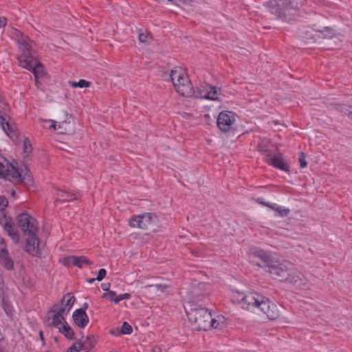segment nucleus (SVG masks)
<instances>
[{
    "label": "nucleus",
    "instance_id": "obj_1",
    "mask_svg": "<svg viewBox=\"0 0 352 352\" xmlns=\"http://www.w3.org/2000/svg\"><path fill=\"white\" fill-rule=\"evenodd\" d=\"M17 227L23 235L27 236L25 251L35 256L38 251L39 239L38 236V223L35 218L27 212H22L16 216Z\"/></svg>",
    "mask_w": 352,
    "mask_h": 352
},
{
    "label": "nucleus",
    "instance_id": "obj_2",
    "mask_svg": "<svg viewBox=\"0 0 352 352\" xmlns=\"http://www.w3.org/2000/svg\"><path fill=\"white\" fill-rule=\"evenodd\" d=\"M306 3L307 0H270L267 6L272 14L289 21L299 15L300 8Z\"/></svg>",
    "mask_w": 352,
    "mask_h": 352
},
{
    "label": "nucleus",
    "instance_id": "obj_3",
    "mask_svg": "<svg viewBox=\"0 0 352 352\" xmlns=\"http://www.w3.org/2000/svg\"><path fill=\"white\" fill-rule=\"evenodd\" d=\"M187 317L195 331H208L212 321L211 312L206 307L201 305H191L189 311H186Z\"/></svg>",
    "mask_w": 352,
    "mask_h": 352
},
{
    "label": "nucleus",
    "instance_id": "obj_4",
    "mask_svg": "<svg viewBox=\"0 0 352 352\" xmlns=\"http://www.w3.org/2000/svg\"><path fill=\"white\" fill-rule=\"evenodd\" d=\"M170 80L178 94L184 97L192 96L195 90L188 76L182 67H175L170 74Z\"/></svg>",
    "mask_w": 352,
    "mask_h": 352
},
{
    "label": "nucleus",
    "instance_id": "obj_5",
    "mask_svg": "<svg viewBox=\"0 0 352 352\" xmlns=\"http://www.w3.org/2000/svg\"><path fill=\"white\" fill-rule=\"evenodd\" d=\"M12 36L18 45L19 54L17 58L19 63L30 59L32 56V43L33 41L20 30L14 28L11 31Z\"/></svg>",
    "mask_w": 352,
    "mask_h": 352
},
{
    "label": "nucleus",
    "instance_id": "obj_6",
    "mask_svg": "<svg viewBox=\"0 0 352 352\" xmlns=\"http://www.w3.org/2000/svg\"><path fill=\"white\" fill-rule=\"evenodd\" d=\"M259 297L255 303V309H260L270 320H276L280 316V307L268 298L259 294Z\"/></svg>",
    "mask_w": 352,
    "mask_h": 352
},
{
    "label": "nucleus",
    "instance_id": "obj_7",
    "mask_svg": "<svg viewBox=\"0 0 352 352\" xmlns=\"http://www.w3.org/2000/svg\"><path fill=\"white\" fill-rule=\"evenodd\" d=\"M157 221L158 218L155 213L144 212L132 216L129 219V225L131 228L147 230L151 226L155 225Z\"/></svg>",
    "mask_w": 352,
    "mask_h": 352
},
{
    "label": "nucleus",
    "instance_id": "obj_8",
    "mask_svg": "<svg viewBox=\"0 0 352 352\" xmlns=\"http://www.w3.org/2000/svg\"><path fill=\"white\" fill-rule=\"evenodd\" d=\"M289 263L286 261L279 262L274 261L270 267L267 269L271 277L280 282H285L289 275Z\"/></svg>",
    "mask_w": 352,
    "mask_h": 352
},
{
    "label": "nucleus",
    "instance_id": "obj_9",
    "mask_svg": "<svg viewBox=\"0 0 352 352\" xmlns=\"http://www.w3.org/2000/svg\"><path fill=\"white\" fill-rule=\"evenodd\" d=\"M258 298H260L258 293L252 292L244 294L236 292L233 294L232 300L234 302L240 304L243 309L253 311L255 309V303Z\"/></svg>",
    "mask_w": 352,
    "mask_h": 352
},
{
    "label": "nucleus",
    "instance_id": "obj_10",
    "mask_svg": "<svg viewBox=\"0 0 352 352\" xmlns=\"http://www.w3.org/2000/svg\"><path fill=\"white\" fill-rule=\"evenodd\" d=\"M0 225L3 228L5 232L11 238L15 244L19 243L20 235L11 217L6 215L1 217L0 218Z\"/></svg>",
    "mask_w": 352,
    "mask_h": 352
},
{
    "label": "nucleus",
    "instance_id": "obj_11",
    "mask_svg": "<svg viewBox=\"0 0 352 352\" xmlns=\"http://www.w3.org/2000/svg\"><path fill=\"white\" fill-rule=\"evenodd\" d=\"M59 305H54L52 308L47 312L46 321L49 327H54L58 329L65 323V314L58 309Z\"/></svg>",
    "mask_w": 352,
    "mask_h": 352
},
{
    "label": "nucleus",
    "instance_id": "obj_12",
    "mask_svg": "<svg viewBox=\"0 0 352 352\" xmlns=\"http://www.w3.org/2000/svg\"><path fill=\"white\" fill-rule=\"evenodd\" d=\"M253 257L258 258L259 261L252 260L250 262L255 265H257L261 268H263L266 272L267 269L270 267V265L274 261L272 254L263 250H258L253 253Z\"/></svg>",
    "mask_w": 352,
    "mask_h": 352
},
{
    "label": "nucleus",
    "instance_id": "obj_13",
    "mask_svg": "<svg viewBox=\"0 0 352 352\" xmlns=\"http://www.w3.org/2000/svg\"><path fill=\"white\" fill-rule=\"evenodd\" d=\"M20 65L30 71L32 72L35 81H37V78L40 76H43L45 74L44 67L41 63H40L36 59H35L33 56L30 57V59L22 61L20 63Z\"/></svg>",
    "mask_w": 352,
    "mask_h": 352
},
{
    "label": "nucleus",
    "instance_id": "obj_14",
    "mask_svg": "<svg viewBox=\"0 0 352 352\" xmlns=\"http://www.w3.org/2000/svg\"><path fill=\"white\" fill-rule=\"evenodd\" d=\"M235 122L234 114L232 112L222 111L219 114L217 125L222 132L231 129V126Z\"/></svg>",
    "mask_w": 352,
    "mask_h": 352
},
{
    "label": "nucleus",
    "instance_id": "obj_15",
    "mask_svg": "<svg viewBox=\"0 0 352 352\" xmlns=\"http://www.w3.org/2000/svg\"><path fill=\"white\" fill-rule=\"evenodd\" d=\"M264 161L270 166H274L276 168L285 171L287 173L290 172V167L288 163L284 161L283 159V155L278 152L275 155H271L268 158H265Z\"/></svg>",
    "mask_w": 352,
    "mask_h": 352
},
{
    "label": "nucleus",
    "instance_id": "obj_16",
    "mask_svg": "<svg viewBox=\"0 0 352 352\" xmlns=\"http://www.w3.org/2000/svg\"><path fill=\"white\" fill-rule=\"evenodd\" d=\"M258 150L268 158L278 152V147L270 140L263 139L258 144Z\"/></svg>",
    "mask_w": 352,
    "mask_h": 352
},
{
    "label": "nucleus",
    "instance_id": "obj_17",
    "mask_svg": "<svg viewBox=\"0 0 352 352\" xmlns=\"http://www.w3.org/2000/svg\"><path fill=\"white\" fill-rule=\"evenodd\" d=\"M285 282L292 283L298 287H304L307 285V279L303 274L292 268L289 270V275Z\"/></svg>",
    "mask_w": 352,
    "mask_h": 352
},
{
    "label": "nucleus",
    "instance_id": "obj_18",
    "mask_svg": "<svg viewBox=\"0 0 352 352\" xmlns=\"http://www.w3.org/2000/svg\"><path fill=\"white\" fill-rule=\"evenodd\" d=\"M76 301V298L72 293L65 294L60 303H56V305H58L59 307L58 309L63 312L65 315H67L72 308L74 302Z\"/></svg>",
    "mask_w": 352,
    "mask_h": 352
},
{
    "label": "nucleus",
    "instance_id": "obj_19",
    "mask_svg": "<svg viewBox=\"0 0 352 352\" xmlns=\"http://www.w3.org/2000/svg\"><path fill=\"white\" fill-rule=\"evenodd\" d=\"M72 319L74 324L80 329H84L89 322L87 313L79 310H75L74 311Z\"/></svg>",
    "mask_w": 352,
    "mask_h": 352
},
{
    "label": "nucleus",
    "instance_id": "obj_20",
    "mask_svg": "<svg viewBox=\"0 0 352 352\" xmlns=\"http://www.w3.org/2000/svg\"><path fill=\"white\" fill-rule=\"evenodd\" d=\"M0 263L8 270H12L14 269V261L10 256L8 250H1Z\"/></svg>",
    "mask_w": 352,
    "mask_h": 352
},
{
    "label": "nucleus",
    "instance_id": "obj_21",
    "mask_svg": "<svg viewBox=\"0 0 352 352\" xmlns=\"http://www.w3.org/2000/svg\"><path fill=\"white\" fill-rule=\"evenodd\" d=\"M70 124V121H63L62 122H58V125L57 124V122L49 120H45L43 121V126L46 129L49 130H57V129H64L67 130V128L66 127L67 125Z\"/></svg>",
    "mask_w": 352,
    "mask_h": 352
},
{
    "label": "nucleus",
    "instance_id": "obj_22",
    "mask_svg": "<svg viewBox=\"0 0 352 352\" xmlns=\"http://www.w3.org/2000/svg\"><path fill=\"white\" fill-rule=\"evenodd\" d=\"M10 166H11V164L8 160L0 155V178H10Z\"/></svg>",
    "mask_w": 352,
    "mask_h": 352
},
{
    "label": "nucleus",
    "instance_id": "obj_23",
    "mask_svg": "<svg viewBox=\"0 0 352 352\" xmlns=\"http://www.w3.org/2000/svg\"><path fill=\"white\" fill-rule=\"evenodd\" d=\"M58 331L64 335V336L69 340H76L74 331L73 329L69 325L67 322H65L63 326L58 327Z\"/></svg>",
    "mask_w": 352,
    "mask_h": 352
},
{
    "label": "nucleus",
    "instance_id": "obj_24",
    "mask_svg": "<svg viewBox=\"0 0 352 352\" xmlns=\"http://www.w3.org/2000/svg\"><path fill=\"white\" fill-rule=\"evenodd\" d=\"M57 195L60 198L56 199L55 203H64L76 199V197L74 194L63 190H59Z\"/></svg>",
    "mask_w": 352,
    "mask_h": 352
},
{
    "label": "nucleus",
    "instance_id": "obj_25",
    "mask_svg": "<svg viewBox=\"0 0 352 352\" xmlns=\"http://www.w3.org/2000/svg\"><path fill=\"white\" fill-rule=\"evenodd\" d=\"M226 327V323L224 320V317L222 316H218V319L212 318L210 322V329L212 327L214 329H221Z\"/></svg>",
    "mask_w": 352,
    "mask_h": 352
},
{
    "label": "nucleus",
    "instance_id": "obj_26",
    "mask_svg": "<svg viewBox=\"0 0 352 352\" xmlns=\"http://www.w3.org/2000/svg\"><path fill=\"white\" fill-rule=\"evenodd\" d=\"M83 344V350L88 351L91 350L95 347L96 344V340L94 336H87L85 340L82 342Z\"/></svg>",
    "mask_w": 352,
    "mask_h": 352
},
{
    "label": "nucleus",
    "instance_id": "obj_27",
    "mask_svg": "<svg viewBox=\"0 0 352 352\" xmlns=\"http://www.w3.org/2000/svg\"><path fill=\"white\" fill-rule=\"evenodd\" d=\"M74 262L75 263L74 266L78 267L79 268H82L84 264L87 265H91L93 264V262L91 260L88 259L85 256H76Z\"/></svg>",
    "mask_w": 352,
    "mask_h": 352
},
{
    "label": "nucleus",
    "instance_id": "obj_28",
    "mask_svg": "<svg viewBox=\"0 0 352 352\" xmlns=\"http://www.w3.org/2000/svg\"><path fill=\"white\" fill-rule=\"evenodd\" d=\"M219 91L216 87L209 85L208 86L207 99L211 100H218Z\"/></svg>",
    "mask_w": 352,
    "mask_h": 352
},
{
    "label": "nucleus",
    "instance_id": "obj_29",
    "mask_svg": "<svg viewBox=\"0 0 352 352\" xmlns=\"http://www.w3.org/2000/svg\"><path fill=\"white\" fill-rule=\"evenodd\" d=\"M334 109L337 111L343 113L345 115H348L352 119V111L351 107L345 104H336Z\"/></svg>",
    "mask_w": 352,
    "mask_h": 352
},
{
    "label": "nucleus",
    "instance_id": "obj_30",
    "mask_svg": "<svg viewBox=\"0 0 352 352\" xmlns=\"http://www.w3.org/2000/svg\"><path fill=\"white\" fill-rule=\"evenodd\" d=\"M69 84L72 87H89L91 85V82L84 79H80L78 82L69 81Z\"/></svg>",
    "mask_w": 352,
    "mask_h": 352
},
{
    "label": "nucleus",
    "instance_id": "obj_31",
    "mask_svg": "<svg viewBox=\"0 0 352 352\" xmlns=\"http://www.w3.org/2000/svg\"><path fill=\"white\" fill-rule=\"evenodd\" d=\"M209 85H206L204 86H202L201 88H199L196 91H195L194 94L195 95V97L207 99V92H208V86Z\"/></svg>",
    "mask_w": 352,
    "mask_h": 352
},
{
    "label": "nucleus",
    "instance_id": "obj_32",
    "mask_svg": "<svg viewBox=\"0 0 352 352\" xmlns=\"http://www.w3.org/2000/svg\"><path fill=\"white\" fill-rule=\"evenodd\" d=\"M33 150L32 143L28 138H25L23 140V153L28 156Z\"/></svg>",
    "mask_w": 352,
    "mask_h": 352
},
{
    "label": "nucleus",
    "instance_id": "obj_33",
    "mask_svg": "<svg viewBox=\"0 0 352 352\" xmlns=\"http://www.w3.org/2000/svg\"><path fill=\"white\" fill-rule=\"evenodd\" d=\"M12 168V171H10V178L8 179L10 181H20L21 174L17 168H15L12 164L10 166Z\"/></svg>",
    "mask_w": 352,
    "mask_h": 352
},
{
    "label": "nucleus",
    "instance_id": "obj_34",
    "mask_svg": "<svg viewBox=\"0 0 352 352\" xmlns=\"http://www.w3.org/2000/svg\"><path fill=\"white\" fill-rule=\"evenodd\" d=\"M83 348L82 340L81 339L78 340L74 343L68 349L69 352H78Z\"/></svg>",
    "mask_w": 352,
    "mask_h": 352
},
{
    "label": "nucleus",
    "instance_id": "obj_35",
    "mask_svg": "<svg viewBox=\"0 0 352 352\" xmlns=\"http://www.w3.org/2000/svg\"><path fill=\"white\" fill-rule=\"evenodd\" d=\"M146 287L152 288L156 292H159L160 293H163L167 289L168 287L165 284H155L147 285Z\"/></svg>",
    "mask_w": 352,
    "mask_h": 352
},
{
    "label": "nucleus",
    "instance_id": "obj_36",
    "mask_svg": "<svg viewBox=\"0 0 352 352\" xmlns=\"http://www.w3.org/2000/svg\"><path fill=\"white\" fill-rule=\"evenodd\" d=\"M132 332H133L132 327L127 322H124L120 328V333L124 334V335H129Z\"/></svg>",
    "mask_w": 352,
    "mask_h": 352
},
{
    "label": "nucleus",
    "instance_id": "obj_37",
    "mask_svg": "<svg viewBox=\"0 0 352 352\" xmlns=\"http://www.w3.org/2000/svg\"><path fill=\"white\" fill-rule=\"evenodd\" d=\"M192 300L195 302V301L199 302V300H202L204 297V294H200L199 293V288H197V287L193 288V289L192 291Z\"/></svg>",
    "mask_w": 352,
    "mask_h": 352
},
{
    "label": "nucleus",
    "instance_id": "obj_38",
    "mask_svg": "<svg viewBox=\"0 0 352 352\" xmlns=\"http://www.w3.org/2000/svg\"><path fill=\"white\" fill-rule=\"evenodd\" d=\"M275 211L278 214V216L280 217H287L290 213L289 209L283 208L280 206H277L275 209Z\"/></svg>",
    "mask_w": 352,
    "mask_h": 352
},
{
    "label": "nucleus",
    "instance_id": "obj_39",
    "mask_svg": "<svg viewBox=\"0 0 352 352\" xmlns=\"http://www.w3.org/2000/svg\"><path fill=\"white\" fill-rule=\"evenodd\" d=\"M20 182L24 184L25 185H32L33 184V178L31 175H24L21 177Z\"/></svg>",
    "mask_w": 352,
    "mask_h": 352
},
{
    "label": "nucleus",
    "instance_id": "obj_40",
    "mask_svg": "<svg viewBox=\"0 0 352 352\" xmlns=\"http://www.w3.org/2000/svg\"><path fill=\"white\" fill-rule=\"evenodd\" d=\"M298 161L300 162V168H305L307 166V162L306 161V155L304 152H300L299 154Z\"/></svg>",
    "mask_w": 352,
    "mask_h": 352
},
{
    "label": "nucleus",
    "instance_id": "obj_41",
    "mask_svg": "<svg viewBox=\"0 0 352 352\" xmlns=\"http://www.w3.org/2000/svg\"><path fill=\"white\" fill-rule=\"evenodd\" d=\"M76 257V256H69L65 257L64 262H63L64 265L66 266H70V265L74 266L75 263L74 262V261L75 260Z\"/></svg>",
    "mask_w": 352,
    "mask_h": 352
},
{
    "label": "nucleus",
    "instance_id": "obj_42",
    "mask_svg": "<svg viewBox=\"0 0 352 352\" xmlns=\"http://www.w3.org/2000/svg\"><path fill=\"white\" fill-rule=\"evenodd\" d=\"M148 38H150V34L146 31L140 32L138 36V39L140 43H146Z\"/></svg>",
    "mask_w": 352,
    "mask_h": 352
},
{
    "label": "nucleus",
    "instance_id": "obj_43",
    "mask_svg": "<svg viewBox=\"0 0 352 352\" xmlns=\"http://www.w3.org/2000/svg\"><path fill=\"white\" fill-rule=\"evenodd\" d=\"M117 296H116V292L110 290V291H109L108 293L104 294L102 297V298H107L110 301L114 302V300L116 299V297H117Z\"/></svg>",
    "mask_w": 352,
    "mask_h": 352
},
{
    "label": "nucleus",
    "instance_id": "obj_44",
    "mask_svg": "<svg viewBox=\"0 0 352 352\" xmlns=\"http://www.w3.org/2000/svg\"><path fill=\"white\" fill-rule=\"evenodd\" d=\"M131 298V294L128 293L122 294L118 295L117 297H116V299L114 300V302L116 304L118 303L120 301L124 300V299H129Z\"/></svg>",
    "mask_w": 352,
    "mask_h": 352
},
{
    "label": "nucleus",
    "instance_id": "obj_45",
    "mask_svg": "<svg viewBox=\"0 0 352 352\" xmlns=\"http://www.w3.org/2000/svg\"><path fill=\"white\" fill-rule=\"evenodd\" d=\"M8 204V199L4 196L0 195V207H1L0 210H4L7 208Z\"/></svg>",
    "mask_w": 352,
    "mask_h": 352
},
{
    "label": "nucleus",
    "instance_id": "obj_46",
    "mask_svg": "<svg viewBox=\"0 0 352 352\" xmlns=\"http://www.w3.org/2000/svg\"><path fill=\"white\" fill-rule=\"evenodd\" d=\"M1 127L3 132H8V131L10 133L14 132V129L12 127V125H10L8 122H2Z\"/></svg>",
    "mask_w": 352,
    "mask_h": 352
},
{
    "label": "nucleus",
    "instance_id": "obj_47",
    "mask_svg": "<svg viewBox=\"0 0 352 352\" xmlns=\"http://www.w3.org/2000/svg\"><path fill=\"white\" fill-rule=\"evenodd\" d=\"M106 274H107L106 270L100 269L98 272V275L96 277L97 280L101 281L102 280H103L104 278V277L106 276Z\"/></svg>",
    "mask_w": 352,
    "mask_h": 352
},
{
    "label": "nucleus",
    "instance_id": "obj_48",
    "mask_svg": "<svg viewBox=\"0 0 352 352\" xmlns=\"http://www.w3.org/2000/svg\"><path fill=\"white\" fill-rule=\"evenodd\" d=\"M8 250L5 239H3V238H1L0 239V254H1V250Z\"/></svg>",
    "mask_w": 352,
    "mask_h": 352
},
{
    "label": "nucleus",
    "instance_id": "obj_49",
    "mask_svg": "<svg viewBox=\"0 0 352 352\" xmlns=\"http://www.w3.org/2000/svg\"><path fill=\"white\" fill-rule=\"evenodd\" d=\"M110 285L111 284L109 283H102L101 285V287L102 289L104 290V291H110L109 290V288H110Z\"/></svg>",
    "mask_w": 352,
    "mask_h": 352
},
{
    "label": "nucleus",
    "instance_id": "obj_50",
    "mask_svg": "<svg viewBox=\"0 0 352 352\" xmlns=\"http://www.w3.org/2000/svg\"><path fill=\"white\" fill-rule=\"evenodd\" d=\"M3 309L8 316L12 315L11 308L9 307L8 305H3Z\"/></svg>",
    "mask_w": 352,
    "mask_h": 352
},
{
    "label": "nucleus",
    "instance_id": "obj_51",
    "mask_svg": "<svg viewBox=\"0 0 352 352\" xmlns=\"http://www.w3.org/2000/svg\"><path fill=\"white\" fill-rule=\"evenodd\" d=\"M88 307H89V305H88V303H87V302H85V303L82 305V307H81V308H80V309H78L77 310H79V311H84V313H86V310L88 309Z\"/></svg>",
    "mask_w": 352,
    "mask_h": 352
},
{
    "label": "nucleus",
    "instance_id": "obj_52",
    "mask_svg": "<svg viewBox=\"0 0 352 352\" xmlns=\"http://www.w3.org/2000/svg\"><path fill=\"white\" fill-rule=\"evenodd\" d=\"M265 206L268 207L274 210H275V209L276 208V204H271L270 202H266V204H265Z\"/></svg>",
    "mask_w": 352,
    "mask_h": 352
},
{
    "label": "nucleus",
    "instance_id": "obj_53",
    "mask_svg": "<svg viewBox=\"0 0 352 352\" xmlns=\"http://www.w3.org/2000/svg\"><path fill=\"white\" fill-rule=\"evenodd\" d=\"M7 19L6 18H0V28L4 27L6 25Z\"/></svg>",
    "mask_w": 352,
    "mask_h": 352
},
{
    "label": "nucleus",
    "instance_id": "obj_54",
    "mask_svg": "<svg viewBox=\"0 0 352 352\" xmlns=\"http://www.w3.org/2000/svg\"><path fill=\"white\" fill-rule=\"evenodd\" d=\"M256 201L258 204H261V205H262V206H265V204H266V201H263V198H261V197H258V198H257V199H256Z\"/></svg>",
    "mask_w": 352,
    "mask_h": 352
},
{
    "label": "nucleus",
    "instance_id": "obj_55",
    "mask_svg": "<svg viewBox=\"0 0 352 352\" xmlns=\"http://www.w3.org/2000/svg\"><path fill=\"white\" fill-rule=\"evenodd\" d=\"M6 134L11 139H13L14 138H17L19 135H20V133H8Z\"/></svg>",
    "mask_w": 352,
    "mask_h": 352
},
{
    "label": "nucleus",
    "instance_id": "obj_56",
    "mask_svg": "<svg viewBox=\"0 0 352 352\" xmlns=\"http://www.w3.org/2000/svg\"><path fill=\"white\" fill-rule=\"evenodd\" d=\"M152 352H162V349L158 346H154L152 349Z\"/></svg>",
    "mask_w": 352,
    "mask_h": 352
},
{
    "label": "nucleus",
    "instance_id": "obj_57",
    "mask_svg": "<svg viewBox=\"0 0 352 352\" xmlns=\"http://www.w3.org/2000/svg\"><path fill=\"white\" fill-rule=\"evenodd\" d=\"M39 337H40V339L42 340L43 344H44L45 343V339H44V335H43V331H39Z\"/></svg>",
    "mask_w": 352,
    "mask_h": 352
},
{
    "label": "nucleus",
    "instance_id": "obj_58",
    "mask_svg": "<svg viewBox=\"0 0 352 352\" xmlns=\"http://www.w3.org/2000/svg\"><path fill=\"white\" fill-rule=\"evenodd\" d=\"M109 333L112 335H116V336H118V335H120V331L118 333H117V330H115V329H111L110 330Z\"/></svg>",
    "mask_w": 352,
    "mask_h": 352
},
{
    "label": "nucleus",
    "instance_id": "obj_59",
    "mask_svg": "<svg viewBox=\"0 0 352 352\" xmlns=\"http://www.w3.org/2000/svg\"><path fill=\"white\" fill-rule=\"evenodd\" d=\"M96 278H89L87 279V282L89 283H93L94 282H95V280H96Z\"/></svg>",
    "mask_w": 352,
    "mask_h": 352
},
{
    "label": "nucleus",
    "instance_id": "obj_60",
    "mask_svg": "<svg viewBox=\"0 0 352 352\" xmlns=\"http://www.w3.org/2000/svg\"><path fill=\"white\" fill-rule=\"evenodd\" d=\"M204 286H205V285L201 283H199V285H198L199 287H204Z\"/></svg>",
    "mask_w": 352,
    "mask_h": 352
},
{
    "label": "nucleus",
    "instance_id": "obj_61",
    "mask_svg": "<svg viewBox=\"0 0 352 352\" xmlns=\"http://www.w3.org/2000/svg\"><path fill=\"white\" fill-rule=\"evenodd\" d=\"M15 194H16L15 191H14V190H12V196H14V195H15Z\"/></svg>",
    "mask_w": 352,
    "mask_h": 352
},
{
    "label": "nucleus",
    "instance_id": "obj_62",
    "mask_svg": "<svg viewBox=\"0 0 352 352\" xmlns=\"http://www.w3.org/2000/svg\"><path fill=\"white\" fill-rule=\"evenodd\" d=\"M36 82V85H37L38 83V80H37V81H35Z\"/></svg>",
    "mask_w": 352,
    "mask_h": 352
},
{
    "label": "nucleus",
    "instance_id": "obj_63",
    "mask_svg": "<svg viewBox=\"0 0 352 352\" xmlns=\"http://www.w3.org/2000/svg\"><path fill=\"white\" fill-rule=\"evenodd\" d=\"M85 352H93V351H91L90 350H88V351H86Z\"/></svg>",
    "mask_w": 352,
    "mask_h": 352
},
{
    "label": "nucleus",
    "instance_id": "obj_64",
    "mask_svg": "<svg viewBox=\"0 0 352 352\" xmlns=\"http://www.w3.org/2000/svg\"><path fill=\"white\" fill-rule=\"evenodd\" d=\"M67 352H69L68 351H67Z\"/></svg>",
    "mask_w": 352,
    "mask_h": 352
}]
</instances>
